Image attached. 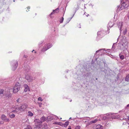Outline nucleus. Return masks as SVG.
<instances>
[{
  "label": "nucleus",
  "mask_w": 129,
  "mask_h": 129,
  "mask_svg": "<svg viewBox=\"0 0 129 129\" xmlns=\"http://www.w3.org/2000/svg\"><path fill=\"white\" fill-rule=\"evenodd\" d=\"M20 99H18L16 100V101L17 103H20Z\"/></svg>",
  "instance_id": "393cba45"
},
{
  "label": "nucleus",
  "mask_w": 129,
  "mask_h": 129,
  "mask_svg": "<svg viewBox=\"0 0 129 129\" xmlns=\"http://www.w3.org/2000/svg\"><path fill=\"white\" fill-rule=\"evenodd\" d=\"M35 15H36V13H35Z\"/></svg>",
  "instance_id": "2f4dec72"
},
{
  "label": "nucleus",
  "mask_w": 129,
  "mask_h": 129,
  "mask_svg": "<svg viewBox=\"0 0 129 129\" xmlns=\"http://www.w3.org/2000/svg\"><path fill=\"white\" fill-rule=\"evenodd\" d=\"M40 125V124H39V125H37V126L36 125V127H34V129H37V128L40 129V126H39Z\"/></svg>",
  "instance_id": "f3484780"
},
{
  "label": "nucleus",
  "mask_w": 129,
  "mask_h": 129,
  "mask_svg": "<svg viewBox=\"0 0 129 129\" xmlns=\"http://www.w3.org/2000/svg\"><path fill=\"white\" fill-rule=\"evenodd\" d=\"M27 107L28 106L27 104H22L20 107L21 109V111H23L25 110Z\"/></svg>",
  "instance_id": "39448f33"
},
{
  "label": "nucleus",
  "mask_w": 129,
  "mask_h": 129,
  "mask_svg": "<svg viewBox=\"0 0 129 129\" xmlns=\"http://www.w3.org/2000/svg\"><path fill=\"white\" fill-rule=\"evenodd\" d=\"M59 12V9L58 8H57L55 10H53V11L50 14V16H51V15L54 13H57Z\"/></svg>",
  "instance_id": "6e6552de"
},
{
  "label": "nucleus",
  "mask_w": 129,
  "mask_h": 129,
  "mask_svg": "<svg viewBox=\"0 0 129 129\" xmlns=\"http://www.w3.org/2000/svg\"><path fill=\"white\" fill-rule=\"evenodd\" d=\"M1 119L6 122H9L10 121L9 119L7 118L6 116L4 114L1 115Z\"/></svg>",
  "instance_id": "f03ea898"
},
{
  "label": "nucleus",
  "mask_w": 129,
  "mask_h": 129,
  "mask_svg": "<svg viewBox=\"0 0 129 129\" xmlns=\"http://www.w3.org/2000/svg\"><path fill=\"white\" fill-rule=\"evenodd\" d=\"M25 78L28 82H31L34 79L32 77L28 75H26Z\"/></svg>",
  "instance_id": "20e7f679"
},
{
  "label": "nucleus",
  "mask_w": 129,
  "mask_h": 129,
  "mask_svg": "<svg viewBox=\"0 0 129 129\" xmlns=\"http://www.w3.org/2000/svg\"><path fill=\"white\" fill-rule=\"evenodd\" d=\"M88 15H87V16H88Z\"/></svg>",
  "instance_id": "4c0bfd02"
},
{
  "label": "nucleus",
  "mask_w": 129,
  "mask_h": 129,
  "mask_svg": "<svg viewBox=\"0 0 129 129\" xmlns=\"http://www.w3.org/2000/svg\"><path fill=\"white\" fill-rule=\"evenodd\" d=\"M28 115L29 116H32L33 115V113L30 111H28Z\"/></svg>",
  "instance_id": "ddd939ff"
},
{
  "label": "nucleus",
  "mask_w": 129,
  "mask_h": 129,
  "mask_svg": "<svg viewBox=\"0 0 129 129\" xmlns=\"http://www.w3.org/2000/svg\"><path fill=\"white\" fill-rule=\"evenodd\" d=\"M126 0V1H128V0Z\"/></svg>",
  "instance_id": "f704fd0d"
},
{
  "label": "nucleus",
  "mask_w": 129,
  "mask_h": 129,
  "mask_svg": "<svg viewBox=\"0 0 129 129\" xmlns=\"http://www.w3.org/2000/svg\"><path fill=\"white\" fill-rule=\"evenodd\" d=\"M125 80L126 81H128L129 80V74L127 75L126 77Z\"/></svg>",
  "instance_id": "4468645a"
},
{
  "label": "nucleus",
  "mask_w": 129,
  "mask_h": 129,
  "mask_svg": "<svg viewBox=\"0 0 129 129\" xmlns=\"http://www.w3.org/2000/svg\"><path fill=\"white\" fill-rule=\"evenodd\" d=\"M14 110H13L12 112L17 113L18 112L20 113L21 111L20 107H18L17 106H15L14 108Z\"/></svg>",
  "instance_id": "7ed1b4c3"
},
{
  "label": "nucleus",
  "mask_w": 129,
  "mask_h": 129,
  "mask_svg": "<svg viewBox=\"0 0 129 129\" xmlns=\"http://www.w3.org/2000/svg\"><path fill=\"white\" fill-rule=\"evenodd\" d=\"M123 25V22H118V26L119 27H120V28H121V27H122V26Z\"/></svg>",
  "instance_id": "f8f14e48"
},
{
  "label": "nucleus",
  "mask_w": 129,
  "mask_h": 129,
  "mask_svg": "<svg viewBox=\"0 0 129 129\" xmlns=\"http://www.w3.org/2000/svg\"><path fill=\"white\" fill-rule=\"evenodd\" d=\"M96 129H103V128L102 127H100L99 128H97Z\"/></svg>",
  "instance_id": "cd10ccee"
},
{
  "label": "nucleus",
  "mask_w": 129,
  "mask_h": 129,
  "mask_svg": "<svg viewBox=\"0 0 129 129\" xmlns=\"http://www.w3.org/2000/svg\"><path fill=\"white\" fill-rule=\"evenodd\" d=\"M42 105V103L39 104V106L40 107H41Z\"/></svg>",
  "instance_id": "c85d7f7f"
},
{
  "label": "nucleus",
  "mask_w": 129,
  "mask_h": 129,
  "mask_svg": "<svg viewBox=\"0 0 129 129\" xmlns=\"http://www.w3.org/2000/svg\"><path fill=\"white\" fill-rule=\"evenodd\" d=\"M34 51V50H33L32 52H33V51Z\"/></svg>",
  "instance_id": "72a5a7b5"
},
{
  "label": "nucleus",
  "mask_w": 129,
  "mask_h": 129,
  "mask_svg": "<svg viewBox=\"0 0 129 129\" xmlns=\"http://www.w3.org/2000/svg\"><path fill=\"white\" fill-rule=\"evenodd\" d=\"M69 122L67 121L65 123L64 125H65L66 126H68L69 124Z\"/></svg>",
  "instance_id": "412c9836"
},
{
  "label": "nucleus",
  "mask_w": 129,
  "mask_h": 129,
  "mask_svg": "<svg viewBox=\"0 0 129 129\" xmlns=\"http://www.w3.org/2000/svg\"><path fill=\"white\" fill-rule=\"evenodd\" d=\"M20 85L19 83L17 82L16 83L13 89V92L14 93H16L17 92L20 90Z\"/></svg>",
  "instance_id": "f257e3e1"
},
{
  "label": "nucleus",
  "mask_w": 129,
  "mask_h": 129,
  "mask_svg": "<svg viewBox=\"0 0 129 129\" xmlns=\"http://www.w3.org/2000/svg\"><path fill=\"white\" fill-rule=\"evenodd\" d=\"M52 46L51 44H49L46 46L45 47H44L43 49V50L44 51H46L50 48Z\"/></svg>",
  "instance_id": "423d86ee"
},
{
  "label": "nucleus",
  "mask_w": 129,
  "mask_h": 129,
  "mask_svg": "<svg viewBox=\"0 0 129 129\" xmlns=\"http://www.w3.org/2000/svg\"><path fill=\"white\" fill-rule=\"evenodd\" d=\"M127 107H129V104H128V105H127Z\"/></svg>",
  "instance_id": "7c9ffc66"
},
{
  "label": "nucleus",
  "mask_w": 129,
  "mask_h": 129,
  "mask_svg": "<svg viewBox=\"0 0 129 129\" xmlns=\"http://www.w3.org/2000/svg\"><path fill=\"white\" fill-rule=\"evenodd\" d=\"M58 125H60V126H62L63 125L62 123L61 122H58Z\"/></svg>",
  "instance_id": "b1692460"
},
{
  "label": "nucleus",
  "mask_w": 129,
  "mask_h": 129,
  "mask_svg": "<svg viewBox=\"0 0 129 129\" xmlns=\"http://www.w3.org/2000/svg\"><path fill=\"white\" fill-rule=\"evenodd\" d=\"M68 129H71V127L70 126H69V128H68Z\"/></svg>",
  "instance_id": "c756f323"
},
{
  "label": "nucleus",
  "mask_w": 129,
  "mask_h": 129,
  "mask_svg": "<svg viewBox=\"0 0 129 129\" xmlns=\"http://www.w3.org/2000/svg\"><path fill=\"white\" fill-rule=\"evenodd\" d=\"M46 118L44 116H43L40 119L41 121H40V123H41L43 122H44L46 120Z\"/></svg>",
  "instance_id": "9d476101"
},
{
  "label": "nucleus",
  "mask_w": 129,
  "mask_h": 129,
  "mask_svg": "<svg viewBox=\"0 0 129 129\" xmlns=\"http://www.w3.org/2000/svg\"><path fill=\"white\" fill-rule=\"evenodd\" d=\"M88 15H87V16H88Z\"/></svg>",
  "instance_id": "e433bc0d"
},
{
  "label": "nucleus",
  "mask_w": 129,
  "mask_h": 129,
  "mask_svg": "<svg viewBox=\"0 0 129 129\" xmlns=\"http://www.w3.org/2000/svg\"><path fill=\"white\" fill-rule=\"evenodd\" d=\"M25 89H24V91L25 92H26L29 89V88L28 86L26 84H25L24 85Z\"/></svg>",
  "instance_id": "1a4fd4ad"
},
{
  "label": "nucleus",
  "mask_w": 129,
  "mask_h": 129,
  "mask_svg": "<svg viewBox=\"0 0 129 129\" xmlns=\"http://www.w3.org/2000/svg\"><path fill=\"white\" fill-rule=\"evenodd\" d=\"M24 129H31V128L30 126H27V127Z\"/></svg>",
  "instance_id": "4be33fe9"
},
{
  "label": "nucleus",
  "mask_w": 129,
  "mask_h": 129,
  "mask_svg": "<svg viewBox=\"0 0 129 129\" xmlns=\"http://www.w3.org/2000/svg\"><path fill=\"white\" fill-rule=\"evenodd\" d=\"M126 5V4L125 2H123L121 4V8H122L121 9L125 8V7Z\"/></svg>",
  "instance_id": "9b49d317"
},
{
  "label": "nucleus",
  "mask_w": 129,
  "mask_h": 129,
  "mask_svg": "<svg viewBox=\"0 0 129 129\" xmlns=\"http://www.w3.org/2000/svg\"><path fill=\"white\" fill-rule=\"evenodd\" d=\"M18 66V62L17 61H15L14 63L13 66L12 68V70L14 71L17 68Z\"/></svg>",
  "instance_id": "0eeeda50"
},
{
  "label": "nucleus",
  "mask_w": 129,
  "mask_h": 129,
  "mask_svg": "<svg viewBox=\"0 0 129 129\" xmlns=\"http://www.w3.org/2000/svg\"><path fill=\"white\" fill-rule=\"evenodd\" d=\"M4 90L3 89H1L0 91V94H3L4 92Z\"/></svg>",
  "instance_id": "5701e85b"
},
{
  "label": "nucleus",
  "mask_w": 129,
  "mask_h": 129,
  "mask_svg": "<svg viewBox=\"0 0 129 129\" xmlns=\"http://www.w3.org/2000/svg\"><path fill=\"white\" fill-rule=\"evenodd\" d=\"M64 19V18L63 17H62L60 19V23H62L63 20Z\"/></svg>",
  "instance_id": "a211bd4d"
},
{
  "label": "nucleus",
  "mask_w": 129,
  "mask_h": 129,
  "mask_svg": "<svg viewBox=\"0 0 129 129\" xmlns=\"http://www.w3.org/2000/svg\"><path fill=\"white\" fill-rule=\"evenodd\" d=\"M80 126L79 125L76 126L75 128V129H80Z\"/></svg>",
  "instance_id": "aec40b11"
},
{
  "label": "nucleus",
  "mask_w": 129,
  "mask_h": 129,
  "mask_svg": "<svg viewBox=\"0 0 129 129\" xmlns=\"http://www.w3.org/2000/svg\"><path fill=\"white\" fill-rule=\"evenodd\" d=\"M119 56L120 57V58L122 60L123 59H124V56L123 55H119Z\"/></svg>",
  "instance_id": "dca6fc26"
},
{
  "label": "nucleus",
  "mask_w": 129,
  "mask_h": 129,
  "mask_svg": "<svg viewBox=\"0 0 129 129\" xmlns=\"http://www.w3.org/2000/svg\"><path fill=\"white\" fill-rule=\"evenodd\" d=\"M38 101H43V100L42 99V98L41 97H39L38 99Z\"/></svg>",
  "instance_id": "6ab92c4d"
},
{
  "label": "nucleus",
  "mask_w": 129,
  "mask_h": 129,
  "mask_svg": "<svg viewBox=\"0 0 129 129\" xmlns=\"http://www.w3.org/2000/svg\"><path fill=\"white\" fill-rule=\"evenodd\" d=\"M58 122H55L54 123V124H57L58 125Z\"/></svg>",
  "instance_id": "a878e982"
},
{
  "label": "nucleus",
  "mask_w": 129,
  "mask_h": 129,
  "mask_svg": "<svg viewBox=\"0 0 129 129\" xmlns=\"http://www.w3.org/2000/svg\"><path fill=\"white\" fill-rule=\"evenodd\" d=\"M35 53H36V52H35Z\"/></svg>",
  "instance_id": "c9c22d12"
},
{
  "label": "nucleus",
  "mask_w": 129,
  "mask_h": 129,
  "mask_svg": "<svg viewBox=\"0 0 129 129\" xmlns=\"http://www.w3.org/2000/svg\"><path fill=\"white\" fill-rule=\"evenodd\" d=\"M27 9H28V11H26L27 12H28V11H29V9L30 8V7H28L27 8Z\"/></svg>",
  "instance_id": "bb28decb"
},
{
  "label": "nucleus",
  "mask_w": 129,
  "mask_h": 129,
  "mask_svg": "<svg viewBox=\"0 0 129 129\" xmlns=\"http://www.w3.org/2000/svg\"><path fill=\"white\" fill-rule=\"evenodd\" d=\"M36 122H37L36 121V122L35 124H36Z\"/></svg>",
  "instance_id": "473e14b6"
},
{
  "label": "nucleus",
  "mask_w": 129,
  "mask_h": 129,
  "mask_svg": "<svg viewBox=\"0 0 129 129\" xmlns=\"http://www.w3.org/2000/svg\"><path fill=\"white\" fill-rule=\"evenodd\" d=\"M9 117L11 118H13L15 117V115L14 114H12L9 115Z\"/></svg>",
  "instance_id": "2eb2a0df"
}]
</instances>
